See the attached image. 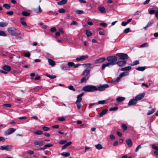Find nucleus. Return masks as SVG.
<instances>
[{"label":"nucleus","mask_w":158,"mask_h":158,"mask_svg":"<svg viewBox=\"0 0 158 158\" xmlns=\"http://www.w3.org/2000/svg\"><path fill=\"white\" fill-rule=\"evenodd\" d=\"M148 11L149 13L150 14H154L155 12V10H149Z\"/></svg>","instance_id":"obj_61"},{"label":"nucleus","mask_w":158,"mask_h":158,"mask_svg":"<svg viewBox=\"0 0 158 158\" xmlns=\"http://www.w3.org/2000/svg\"><path fill=\"white\" fill-rule=\"evenodd\" d=\"M154 111L155 110H154V109H152L151 110L149 111L147 113V114L148 115H151L153 114L154 112Z\"/></svg>","instance_id":"obj_47"},{"label":"nucleus","mask_w":158,"mask_h":158,"mask_svg":"<svg viewBox=\"0 0 158 158\" xmlns=\"http://www.w3.org/2000/svg\"><path fill=\"white\" fill-rule=\"evenodd\" d=\"M148 46V44L147 43H145L140 46V48H143L147 47Z\"/></svg>","instance_id":"obj_41"},{"label":"nucleus","mask_w":158,"mask_h":158,"mask_svg":"<svg viewBox=\"0 0 158 158\" xmlns=\"http://www.w3.org/2000/svg\"><path fill=\"white\" fill-rule=\"evenodd\" d=\"M24 56L25 57H29L30 56V53L29 52H27L26 53H25L24 54Z\"/></svg>","instance_id":"obj_56"},{"label":"nucleus","mask_w":158,"mask_h":158,"mask_svg":"<svg viewBox=\"0 0 158 158\" xmlns=\"http://www.w3.org/2000/svg\"><path fill=\"white\" fill-rule=\"evenodd\" d=\"M59 12L61 13H63L65 12V10L63 8H60L59 10Z\"/></svg>","instance_id":"obj_51"},{"label":"nucleus","mask_w":158,"mask_h":158,"mask_svg":"<svg viewBox=\"0 0 158 158\" xmlns=\"http://www.w3.org/2000/svg\"><path fill=\"white\" fill-rule=\"evenodd\" d=\"M68 88L70 90H72L73 91H75L76 90L72 85H69Z\"/></svg>","instance_id":"obj_46"},{"label":"nucleus","mask_w":158,"mask_h":158,"mask_svg":"<svg viewBox=\"0 0 158 158\" xmlns=\"http://www.w3.org/2000/svg\"><path fill=\"white\" fill-rule=\"evenodd\" d=\"M130 31V29L129 28L125 29L123 31V32L125 33H127Z\"/></svg>","instance_id":"obj_48"},{"label":"nucleus","mask_w":158,"mask_h":158,"mask_svg":"<svg viewBox=\"0 0 158 158\" xmlns=\"http://www.w3.org/2000/svg\"><path fill=\"white\" fill-rule=\"evenodd\" d=\"M118 109V107L115 106L114 107L111 108L109 109L110 111H115L117 110Z\"/></svg>","instance_id":"obj_38"},{"label":"nucleus","mask_w":158,"mask_h":158,"mask_svg":"<svg viewBox=\"0 0 158 158\" xmlns=\"http://www.w3.org/2000/svg\"><path fill=\"white\" fill-rule=\"evenodd\" d=\"M145 94L144 93H142L136 96L135 98L137 101L143 98L145 95Z\"/></svg>","instance_id":"obj_12"},{"label":"nucleus","mask_w":158,"mask_h":158,"mask_svg":"<svg viewBox=\"0 0 158 158\" xmlns=\"http://www.w3.org/2000/svg\"><path fill=\"white\" fill-rule=\"evenodd\" d=\"M105 100H103L102 101H99L98 103V104H104L106 103Z\"/></svg>","instance_id":"obj_50"},{"label":"nucleus","mask_w":158,"mask_h":158,"mask_svg":"<svg viewBox=\"0 0 158 158\" xmlns=\"http://www.w3.org/2000/svg\"><path fill=\"white\" fill-rule=\"evenodd\" d=\"M106 59L111 66L116 64L118 60L117 57L115 56H108Z\"/></svg>","instance_id":"obj_3"},{"label":"nucleus","mask_w":158,"mask_h":158,"mask_svg":"<svg viewBox=\"0 0 158 158\" xmlns=\"http://www.w3.org/2000/svg\"><path fill=\"white\" fill-rule=\"evenodd\" d=\"M152 148L158 151V147L154 145H152Z\"/></svg>","instance_id":"obj_53"},{"label":"nucleus","mask_w":158,"mask_h":158,"mask_svg":"<svg viewBox=\"0 0 158 158\" xmlns=\"http://www.w3.org/2000/svg\"><path fill=\"white\" fill-rule=\"evenodd\" d=\"M34 144L35 145L42 146L44 145V143L43 141H36L34 142Z\"/></svg>","instance_id":"obj_27"},{"label":"nucleus","mask_w":158,"mask_h":158,"mask_svg":"<svg viewBox=\"0 0 158 158\" xmlns=\"http://www.w3.org/2000/svg\"><path fill=\"white\" fill-rule=\"evenodd\" d=\"M137 101L135 98L131 99L129 101L128 105L131 106L132 105H135L137 103Z\"/></svg>","instance_id":"obj_13"},{"label":"nucleus","mask_w":158,"mask_h":158,"mask_svg":"<svg viewBox=\"0 0 158 158\" xmlns=\"http://www.w3.org/2000/svg\"><path fill=\"white\" fill-rule=\"evenodd\" d=\"M8 24V23L6 22H0V27H3L6 26Z\"/></svg>","instance_id":"obj_28"},{"label":"nucleus","mask_w":158,"mask_h":158,"mask_svg":"<svg viewBox=\"0 0 158 158\" xmlns=\"http://www.w3.org/2000/svg\"><path fill=\"white\" fill-rule=\"evenodd\" d=\"M46 76L51 79H54L56 77V76L50 75L48 74H46Z\"/></svg>","instance_id":"obj_39"},{"label":"nucleus","mask_w":158,"mask_h":158,"mask_svg":"<svg viewBox=\"0 0 158 158\" xmlns=\"http://www.w3.org/2000/svg\"><path fill=\"white\" fill-rule=\"evenodd\" d=\"M153 23V22L152 21H149V22L147 25L145 27H144V28L145 29H146L147 28H148V27L151 26Z\"/></svg>","instance_id":"obj_31"},{"label":"nucleus","mask_w":158,"mask_h":158,"mask_svg":"<svg viewBox=\"0 0 158 158\" xmlns=\"http://www.w3.org/2000/svg\"><path fill=\"white\" fill-rule=\"evenodd\" d=\"M95 147L96 149L98 150L102 149L103 148V147L102 145L99 143L95 145Z\"/></svg>","instance_id":"obj_26"},{"label":"nucleus","mask_w":158,"mask_h":158,"mask_svg":"<svg viewBox=\"0 0 158 158\" xmlns=\"http://www.w3.org/2000/svg\"><path fill=\"white\" fill-rule=\"evenodd\" d=\"M0 36H6V34L3 31H0Z\"/></svg>","instance_id":"obj_45"},{"label":"nucleus","mask_w":158,"mask_h":158,"mask_svg":"<svg viewBox=\"0 0 158 158\" xmlns=\"http://www.w3.org/2000/svg\"><path fill=\"white\" fill-rule=\"evenodd\" d=\"M61 155L65 157H69L70 156V154L67 152H63Z\"/></svg>","instance_id":"obj_34"},{"label":"nucleus","mask_w":158,"mask_h":158,"mask_svg":"<svg viewBox=\"0 0 158 158\" xmlns=\"http://www.w3.org/2000/svg\"><path fill=\"white\" fill-rule=\"evenodd\" d=\"M106 60V58L105 57H100L96 60L94 61V62L96 64L104 62Z\"/></svg>","instance_id":"obj_10"},{"label":"nucleus","mask_w":158,"mask_h":158,"mask_svg":"<svg viewBox=\"0 0 158 158\" xmlns=\"http://www.w3.org/2000/svg\"><path fill=\"white\" fill-rule=\"evenodd\" d=\"M3 106L8 107H10L11 106V105L10 104H4L3 105Z\"/></svg>","instance_id":"obj_60"},{"label":"nucleus","mask_w":158,"mask_h":158,"mask_svg":"<svg viewBox=\"0 0 158 158\" xmlns=\"http://www.w3.org/2000/svg\"><path fill=\"white\" fill-rule=\"evenodd\" d=\"M127 62L125 60H118L117 61L116 64L120 67H122L125 66Z\"/></svg>","instance_id":"obj_9"},{"label":"nucleus","mask_w":158,"mask_h":158,"mask_svg":"<svg viewBox=\"0 0 158 158\" xmlns=\"http://www.w3.org/2000/svg\"><path fill=\"white\" fill-rule=\"evenodd\" d=\"M109 87V85L107 84L101 85L97 87L96 86V91L98 90L99 91H102L104 90L106 88Z\"/></svg>","instance_id":"obj_5"},{"label":"nucleus","mask_w":158,"mask_h":158,"mask_svg":"<svg viewBox=\"0 0 158 158\" xmlns=\"http://www.w3.org/2000/svg\"><path fill=\"white\" fill-rule=\"evenodd\" d=\"M80 103H77V104H76L77 105V108L78 110L80 109L81 106V105Z\"/></svg>","instance_id":"obj_55"},{"label":"nucleus","mask_w":158,"mask_h":158,"mask_svg":"<svg viewBox=\"0 0 158 158\" xmlns=\"http://www.w3.org/2000/svg\"><path fill=\"white\" fill-rule=\"evenodd\" d=\"M122 129L124 130L125 131L127 129V127L126 125L124 123H123L122 124L121 126Z\"/></svg>","instance_id":"obj_40"},{"label":"nucleus","mask_w":158,"mask_h":158,"mask_svg":"<svg viewBox=\"0 0 158 158\" xmlns=\"http://www.w3.org/2000/svg\"><path fill=\"white\" fill-rule=\"evenodd\" d=\"M43 129L45 131H47L49 129V128L48 127H43Z\"/></svg>","instance_id":"obj_57"},{"label":"nucleus","mask_w":158,"mask_h":158,"mask_svg":"<svg viewBox=\"0 0 158 158\" xmlns=\"http://www.w3.org/2000/svg\"><path fill=\"white\" fill-rule=\"evenodd\" d=\"M13 147L12 145H10L0 146V149L2 150L10 151L12 150Z\"/></svg>","instance_id":"obj_4"},{"label":"nucleus","mask_w":158,"mask_h":158,"mask_svg":"<svg viewBox=\"0 0 158 158\" xmlns=\"http://www.w3.org/2000/svg\"><path fill=\"white\" fill-rule=\"evenodd\" d=\"M16 130L15 129L13 128H10L8 129L4 133V135H9L14 132Z\"/></svg>","instance_id":"obj_8"},{"label":"nucleus","mask_w":158,"mask_h":158,"mask_svg":"<svg viewBox=\"0 0 158 158\" xmlns=\"http://www.w3.org/2000/svg\"><path fill=\"white\" fill-rule=\"evenodd\" d=\"M111 66V65L110 63L108 62H106L102 64V70H104L105 69L106 67H109Z\"/></svg>","instance_id":"obj_15"},{"label":"nucleus","mask_w":158,"mask_h":158,"mask_svg":"<svg viewBox=\"0 0 158 158\" xmlns=\"http://www.w3.org/2000/svg\"><path fill=\"white\" fill-rule=\"evenodd\" d=\"M57 119L60 121H64L65 120L64 118L62 117H58Z\"/></svg>","instance_id":"obj_49"},{"label":"nucleus","mask_w":158,"mask_h":158,"mask_svg":"<svg viewBox=\"0 0 158 158\" xmlns=\"http://www.w3.org/2000/svg\"><path fill=\"white\" fill-rule=\"evenodd\" d=\"M131 67L130 66H128L124 68H122L120 69L121 71H129L131 69Z\"/></svg>","instance_id":"obj_18"},{"label":"nucleus","mask_w":158,"mask_h":158,"mask_svg":"<svg viewBox=\"0 0 158 158\" xmlns=\"http://www.w3.org/2000/svg\"><path fill=\"white\" fill-rule=\"evenodd\" d=\"M89 77V76L87 77H83L80 80V83H82L84 82H86L87 81V80L88 79Z\"/></svg>","instance_id":"obj_24"},{"label":"nucleus","mask_w":158,"mask_h":158,"mask_svg":"<svg viewBox=\"0 0 158 158\" xmlns=\"http://www.w3.org/2000/svg\"><path fill=\"white\" fill-rule=\"evenodd\" d=\"M50 31L51 32H54L56 31V29L55 27H53L51 29Z\"/></svg>","instance_id":"obj_64"},{"label":"nucleus","mask_w":158,"mask_h":158,"mask_svg":"<svg viewBox=\"0 0 158 158\" xmlns=\"http://www.w3.org/2000/svg\"><path fill=\"white\" fill-rule=\"evenodd\" d=\"M107 110L106 109L102 111L99 114V117H102L105 115L107 112Z\"/></svg>","instance_id":"obj_30"},{"label":"nucleus","mask_w":158,"mask_h":158,"mask_svg":"<svg viewBox=\"0 0 158 158\" xmlns=\"http://www.w3.org/2000/svg\"><path fill=\"white\" fill-rule=\"evenodd\" d=\"M68 65L69 67H72L73 66H74V63L73 62H69L68 63Z\"/></svg>","instance_id":"obj_52"},{"label":"nucleus","mask_w":158,"mask_h":158,"mask_svg":"<svg viewBox=\"0 0 158 158\" xmlns=\"http://www.w3.org/2000/svg\"><path fill=\"white\" fill-rule=\"evenodd\" d=\"M98 9L102 13L104 14L106 12L105 8L103 6H99L98 7Z\"/></svg>","instance_id":"obj_14"},{"label":"nucleus","mask_w":158,"mask_h":158,"mask_svg":"<svg viewBox=\"0 0 158 158\" xmlns=\"http://www.w3.org/2000/svg\"><path fill=\"white\" fill-rule=\"evenodd\" d=\"M116 55L119 57L120 59L125 60L128 59L129 58L128 55L126 54L123 53H117Z\"/></svg>","instance_id":"obj_6"},{"label":"nucleus","mask_w":158,"mask_h":158,"mask_svg":"<svg viewBox=\"0 0 158 158\" xmlns=\"http://www.w3.org/2000/svg\"><path fill=\"white\" fill-rule=\"evenodd\" d=\"M89 73L90 70H85L83 72L81 75L87 76L88 74H89Z\"/></svg>","instance_id":"obj_19"},{"label":"nucleus","mask_w":158,"mask_h":158,"mask_svg":"<svg viewBox=\"0 0 158 158\" xmlns=\"http://www.w3.org/2000/svg\"><path fill=\"white\" fill-rule=\"evenodd\" d=\"M67 141V140L66 139L61 140L59 142V143L60 144H63L66 143Z\"/></svg>","instance_id":"obj_44"},{"label":"nucleus","mask_w":158,"mask_h":158,"mask_svg":"<svg viewBox=\"0 0 158 158\" xmlns=\"http://www.w3.org/2000/svg\"><path fill=\"white\" fill-rule=\"evenodd\" d=\"M141 148V146L140 145H138L136 148L135 150V152H137L139 149Z\"/></svg>","instance_id":"obj_58"},{"label":"nucleus","mask_w":158,"mask_h":158,"mask_svg":"<svg viewBox=\"0 0 158 158\" xmlns=\"http://www.w3.org/2000/svg\"><path fill=\"white\" fill-rule=\"evenodd\" d=\"M121 77H120V75L119 76L117 77L116 79H114L113 80V82L114 83L116 84L120 81Z\"/></svg>","instance_id":"obj_23"},{"label":"nucleus","mask_w":158,"mask_h":158,"mask_svg":"<svg viewBox=\"0 0 158 158\" xmlns=\"http://www.w3.org/2000/svg\"><path fill=\"white\" fill-rule=\"evenodd\" d=\"M139 62L138 60H136L134 61L131 64V66H134L139 64Z\"/></svg>","instance_id":"obj_36"},{"label":"nucleus","mask_w":158,"mask_h":158,"mask_svg":"<svg viewBox=\"0 0 158 158\" xmlns=\"http://www.w3.org/2000/svg\"><path fill=\"white\" fill-rule=\"evenodd\" d=\"M70 25H77V23L75 21H73L72 22L70 23Z\"/></svg>","instance_id":"obj_59"},{"label":"nucleus","mask_w":158,"mask_h":158,"mask_svg":"<svg viewBox=\"0 0 158 158\" xmlns=\"http://www.w3.org/2000/svg\"><path fill=\"white\" fill-rule=\"evenodd\" d=\"M48 61L50 65L52 66H54L56 64L55 62L49 58L48 59Z\"/></svg>","instance_id":"obj_21"},{"label":"nucleus","mask_w":158,"mask_h":158,"mask_svg":"<svg viewBox=\"0 0 158 158\" xmlns=\"http://www.w3.org/2000/svg\"><path fill=\"white\" fill-rule=\"evenodd\" d=\"M129 74V72H124L121 73L120 74V76L121 77H123L127 76Z\"/></svg>","instance_id":"obj_25"},{"label":"nucleus","mask_w":158,"mask_h":158,"mask_svg":"<svg viewBox=\"0 0 158 158\" xmlns=\"http://www.w3.org/2000/svg\"><path fill=\"white\" fill-rule=\"evenodd\" d=\"M44 146L46 149L47 148H49L52 146L53 145L52 144H47L44 145Z\"/></svg>","instance_id":"obj_54"},{"label":"nucleus","mask_w":158,"mask_h":158,"mask_svg":"<svg viewBox=\"0 0 158 158\" xmlns=\"http://www.w3.org/2000/svg\"><path fill=\"white\" fill-rule=\"evenodd\" d=\"M145 69V68L144 67H139L136 69V70L141 71H143Z\"/></svg>","instance_id":"obj_32"},{"label":"nucleus","mask_w":158,"mask_h":158,"mask_svg":"<svg viewBox=\"0 0 158 158\" xmlns=\"http://www.w3.org/2000/svg\"><path fill=\"white\" fill-rule=\"evenodd\" d=\"M88 56L87 55H85L84 56H80L78 57H77L75 60L76 61L78 62H80L84 60L88 59Z\"/></svg>","instance_id":"obj_7"},{"label":"nucleus","mask_w":158,"mask_h":158,"mask_svg":"<svg viewBox=\"0 0 158 158\" xmlns=\"http://www.w3.org/2000/svg\"><path fill=\"white\" fill-rule=\"evenodd\" d=\"M75 13L78 15H80L84 13V11L82 10H78L75 11Z\"/></svg>","instance_id":"obj_33"},{"label":"nucleus","mask_w":158,"mask_h":158,"mask_svg":"<svg viewBox=\"0 0 158 158\" xmlns=\"http://www.w3.org/2000/svg\"><path fill=\"white\" fill-rule=\"evenodd\" d=\"M8 33L11 35L13 36H17L21 34V31L14 27H10L7 30Z\"/></svg>","instance_id":"obj_1"},{"label":"nucleus","mask_w":158,"mask_h":158,"mask_svg":"<svg viewBox=\"0 0 158 158\" xmlns=\"http://www.w3.org/2000/svg\"><path fill=\"white\" fill-rule=\"evenodd\" d=\"M20 23H21V24L25 26L27 25V23L25 21H21Z\"/></svg>","instance_id":"obj_62"},{"label":"nucleus","mask_w":158,"mask_h":158,"mask_svg":"<svg viewBox=\"0 0 158 158\" xmlns=\"http://www.w3.org/2000/svg\"><path fill=\"white\" fill-rule=\"evenodd\" d=\"M86 35L87 37L90 36L92 34L91 32L89 30H86Z\"/></svg>","instance_id":"obj_37"},{"label":"nucleus","mask_w":158,"mask_h":158,"mask_svg":"<svg viewBox=\"0 0 158 158\" xmlns=\"http://www.w3.org/2000/svg\"><path fill=\"white\" fill-rule=\"evenodd\" d=\"M96 89V86L87 85L84 86L82 90L86 92H92L95 91Z\"/></svg>","instance_id":"obj_2"},{"label":"nucleus","mask_w":158,"mask_h":158,"mask_svg":"<svg viewBox=\"0 0 158 158\" xmlns=\"http://www.w3.org/2000/svg\"><path fill=\"white\" fill-rule=\"evenodd\" d=\"M6 14L9 15H12L13 14V12L12 11H10L6 13Z\"/></svg>","instance_id":"obj_63"},{"label":"nucleus","mask_w":158,"mask_h":158,"mask_svg":"<svg viewBox=\"0 0 158 158\" xmlns=\"http://www.w3.org/2000/svg\"><path fill=\"white\" fill-rule=\"evenodd\" d=\"M82 65L83 66H85V67H86L87 68H89L90 66L92 65V64L91 63H87V64H83Z\"/></svg>","instance_id":"obj_43"},{"label":"nucleus","mask_w":158,"mask_h":158,"mask_svg":"<svg viewBox=\"0 0 158 158\" xmlns=\"http://www.w3.org/2000/svg\"><path fill=\"white\" fill-rule=\"evenodd\" d=\"M84 95V93H82L81 94L78 95L77 97V100L75 102V103L77 104V103H80L82 99L81 97Z\"/></svg>","instance_id":"obj_11"},{"label":"nucleus","mask_w":158,"mask_h":158,"mask_svg":"<svg viewBox=\"0 0 158 158\" xmlns=\"http://www.w3.org/2000/svg\"><path fill=\"white\" fill-rule=\"evenodd\" d=\"M22 14L24 16H28L30 15V13L26 11H23Z\"/></svg>","instance_id":"obj_42"},{"label":"nucleus","mask_w":158,"mask_h":158,"mask_svg":"<svg viewBox=\"0 0 158 158\" xmlns=\"http://www.w3.org/2000/svg\"><path fill=\"white\" fill-rule=\"evenodd\" d=\"M125 98L123 97H118L116 98V100L118 102H122L125 100Z\"/></svg>","instance_id":"obj_22"},{"label":"nucleus","mask_w":158,"mask_h":158,"mask_svg":"<svg viewBox=\"0 0 158 158\" xmlns=\"http://www.w3.org/2000/svg\"><path fill=\"white\" fill-rule=\"evenodd\" d=\"M2 69L5 71L9 72L11 70V68L8 65H5L2 66Z\"/></svg>","instance_id":"obj_16"},{"label":"nucleus","mask_w":158,"mask_h":158,"mask_svg":"<svg viewBox=\"0 0 158 158\" xmlns=\"http://www.w3.org/2000/svg\"><path fill=\"white\" fill-rule=\"evenodd\" d=\"M67 0H61L57 2V4L59 5H62L67 3Z\"/></svg>","instance_id":"obj_20"},{"label":"nucleus","mask_w":158,"mask_h":158,"mask_svg":"<svg viewBox=\"0 0 158 158\" xmlns=\"http://www.w3.org/2000/svg\"><path fill=\"white\" fill-rule=\"evenodd\" d=\"M43 133V131H35L34 133V134L36 135H40L42 134Z\"/></svg>","instance_id":"obj_35"},{"label":"nucleus","mask_w":158,"mask_h":158,"mask_svg":"<svg viewBox=\"0 0 158 158\" xmlns=\"http://www.w3.org/2000/svg\"><path fill=\"white\" fill-rule=\"evenodd\" d=\"M3 6L8 10L10 9L11 7L10 5L7 3L4 4Z\"/></svg>","instance_id":"obj_29"},{"label":"nucleus","mask_w":158,"mask_h":158,"mask_svg":"<svg viewBox=\"0 0 158 158\" xmlns=\"http://www.w3.org/2000/svg\"><path fill=\"white\" fill-rule=\"evenodd\" d=\"M126 143L129 147H131L132 146V143L131 139H127L126 141Z\"/></svg>","instance_id":"obj_17"}]
</instances>
